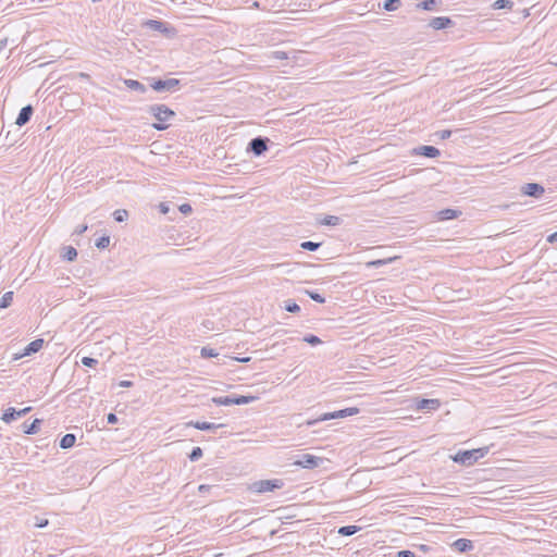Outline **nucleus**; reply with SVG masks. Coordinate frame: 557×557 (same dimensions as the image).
<instances>
[{"label": "nucleus", "instance_id": "bb28decb", "mask_svg": "<svg viewBox=\"0 0 557 557\" xmlns=\"http://www.w3.org/2000/svg\"><path fill=\"white\" fill-rule=\"evenodd\" d=\"M342 222V219L336 215H325L320 223L327 226H337Z\"/></svg>", "mask_w": 557, "mask_h": 557}, {"label": "nucleus", "instance_id": "c85d7f7f", "mask_svg": "<svg viewBox=\"0 0 557 557\" xmlns=\"http://www.w3.org/2000/svg\"><path fill=\"white\" fill-rule=\"evenodd\" d=\"M512 7H513V2L511 0H496L492 4V8L494 10H502V9L511 10Z\"/></svg>", "mask_w": 557, "mask_h": 557}, {"label": "nucleus", "instance_id": "864d4df0", "mask_svg": "<svg viewBox=\"0 0 557 557\" xmlns=\"http://www.w3.org/2000/svg\"><path fill=\"white\" fill-rule=\"evenodd\" d=\"M234 359L236 361L243 362V363H246V362L250 361V357H243V358L235 357Z\"/></svg>", "mask_w": 557, "mask_h": 557}, {"label": "nucleus", "instance_id": "b1692460", "mask_svg": "<svg viewBox=\"0 0 557 557\" xmlns=\"http://www.w3.org/2000/svg\"><path fill=\"white\" fill-rule=\"evenodd\" d=\"M438 3V0H424L420 3H417L416 8L425 11H434L436 10Z\"/></svg>", "mask_w": 557, "mask_h": 557}, {"label": "nucleus", "instance_id": "7c9ffc66", "mask_svg": "<svg viewBox=\"0 0 557 557\" xmlns=\"http://www.w3.org/2000/svg\"><path fill=\"white\" fill-rule=\"evenodd\" d=\"M322 243H315L311 240L302 242L300 248L308 251H315L321 247Z\"/></svg>", "mask_w": 557, "mask_h": 557}, {"label": "nucleus", "instance_id": "6ab92c4d", "mask_svg": "<svg viewBox=\"0 0 557 557\" xmlns=\"http://www.w3.org/2000/svg\"><path fill=\"white\" fill-rule=\"evenodd\" d=\"M42 423L41 419H35L32 423H23V432L28 435L37 434L40 430V425Z\"/></svg>", "mask_w": 557, "mask_h": 557}, {"label": "nucleus", "instance_id": "c756f323", "mask_svg": "<svg viewBox=\"0 0 557 557\" xmlns=\"http://www.w3.org/2000/svg\"><path fill=\"white\" fill-rule=\"evenodd\" d=\"M13 301V292H7L0 299V309L9 308Z\"/></svg>", "mask_w": 557, "mask_h": 557}, {"label": "nucleus", "instance_id": "7ed1b4c3", "mask_svg": "<svg viewBox=\"0 0 557 557\" xmlns=\"http://www.w3.org/2000/svg\"><path fill=\"white\" fill-rule=\"evenodd\" d=\"M143 27L158 32L169 39L174 38L177 34L176 29L171 24L161 20H146L143 23Z\"/></svg>", "mask_w": 557, "mask_h": 557}, {"label": "nucleus", "instance_id": "aec40b11", "mask_svg": "<svg viewBox=\"0 0 557 557\" xmlns=\"http://www.w3.org/2000/svg\"><path fill=\"white\" fill-rule=\"evenodd\" d=\"M396 259H398L397 256L388 257V258H382V259H375V260H372V261H368L366 263V267L369 268V269H371V268H375L376 269V268L389 264V263L394 262Z\"/></svg>", "mask_w": 557, "mask_h": 557}, {"label": "nucleus", "instance_id": "13d9d810", "mask_svg": "<svg viewBox=\"0 0 557 557\" xmlns=\"http://www.w3.org/2000/svg\"><path fill=\"white\" fill-rule=\"evenodd\" d=\"M281 265H282V264L276 263V264H272L271 267H272V268H277V267H281Z\"/></svg>", "mask_w": 557, "mask_h": 557}, {"label": "nucleus", "instance_id": "4468645a", "mask_svg": "<svg viewBox=\"0 0 557 557\" xmlns=\"http://www.w3.org/2000/svg\"><path fill=\"white\" fill-rule=\"evenodd\" d=\"M188 426H193L197 430H200V431H210V432H215L218 429H221V428H225V424L223 423H212V422H200V421H189L187 423Z\"/></svg>", "mask_w": 557, "mask_h": 557}, {"label": "nucleus", "instance_id": "f704fd0d", "mask_svg": "<svg viewBox=\"0 0 557 557\" xmlns=\"http://www.w3.org/2000/svg\"><path fill=\"white\" fill-rule=\"evenodd\" d=\"M202 455H203L202 449L200 447L196 446L189 453L188 458L190 461H197L202 457Z\"/></svg>", "mask_w": 557, "mask_h": 557}, {"label": "nucleus", "instance_id": "20e7f679", "mask_svg": "<svg viewBox=\"0 0 557 557\" xmlns=\"http://www.w3.org/2000/svg\"><path fill=\"white\" fill-rule=\"evenodd\" d=\"M151 84L150 87L158 92H173L175 91L180 85L181 81L177 78H150Z\"/></svg>", "mask_w": 557, "mask_h": 557}, {"label": "nucleus", "instance_id": "58836bf2", "mask_svg": "<svg viewBox=\"0 0 557 557\" xmlns=\"http://www.w3.org/2000/svg\"><path fill=\"white\" fill-rule=\"evenodd\" d=\"M82 364L88 368H92L98 363V360L92 357H83L81 360Z\"/></svg>", "mask_w": 557, "mask_h": 557}, {"label": "nucleus", "instance_id": "c9c22d12", "mask_svg": "<svg viewBox=\"0 0 557 557\" xmlns=\"http://www.w3.org/2000/svg\"><path fill=\"white\" fill-rule=\"evenodd\" d=\"M306 294L313 300V301H317L319 304H324L325 302V297L322 296L320 293L318 292H314V290H306Z\"/></svg>", "mask_w": 557, "mask_h": 557}, {"label": "nucleus", "instance_id": "a211bd4d", "mask_svg": "<svg viewBox=\"0 0 557 557\" xmlns=\"http://www.w3.org/2000/svg\"><path fill=\"white\" fill-rule=\"evenodd\" d=\"M44 343L45 342L41 338H37V339L30 342L29 344H27L25 346L22 356H30L33 354H36L37 351H39L42 348Z\"/></svg>", "mask_w": 557, "mask_h": 557}, {"label": "nucleus", "instance_id": "a19ab883", "mask_svg": "<svg viewBox=\"0 0 557 557\" xmlns=\"http://www.w3.org/2000/svg\"><path fill=\"white\" fill-rule=\"evenodd\" d=\"M436 136H438L442 140L448 139L451 136L450 129H442L436 132Z\"/></svg>", "mask_w": 557, "mask_h": 557}, {"label": "nucleus", "instance_id": "de8ad7c7", "mask_svg": "<svg viewBox=\"0 0 557 557\" xmlns=\"http://www.w3.org/2000/svg\"><path fill=\"white\" fill-rule=\"evenodd\" d=\"M180 211L184 214H187L189 212H191V207L190 205L188 203H183L181 207H180Z\"/></svg>", "mask_w": 557, "mask_h": 557}, {"label": "nucleus", "instance_id": "9b49d317", "mask_svg": "<svg viewBox=\"0 0 557 557\" xmlns=\"http://www.w3.org/2000/svg\"><path fill=\"white\" fill-rule=\"evenodd\" d=\"M411 154L412 156H422L425 158L434 159L441 154V151H440V149H437L434 146L423 145V146L413 148L411 150Z\"/></svg>", "mask_w": 557, "mask_h": 557}, {"label": "nucleus", "instance_id": "49530a36", "mask_svg": "<svg viewBox=\"0 0 557 557\" xmlns=\"http://www.w3.org/2000/svg\"><path fill=\"white\" fill-rule=\"evenodd\" d=\"M32 410V407H25L23 409L16 410V417L21 418L26 416Z\"/></svg>", "mask_w": 557, "mask_h": 557}, {"label": "nucleus", "instance_id": "5701e85b", "mask_svg": "<svg viewBox=\"0 0 557 557\" xmlns=\"http://www.w3.org/2000/svg\"><path fill=\"white\" fill-rule=\"evenodd\" d=\"M361 530L358 525H343L338 529L337 533L342 536H351Z\"/></svg>", "mask_w": 557, "mask_h": 557}, {"label": "nucleus", "instance_id": "423d86ee", "mask_svg": "<svg viewBox=\"0 0 557 557\" xmlns=\"http://www.w3.org/2000/svg\"><path fill=\"white\" fill-rule=\"evenodd\" d=\"M148 112L159 122H168L175 117L176 113L165 104H152Z\"/></svg>", "mask_w": 557, "mask_h": 557}, {"label": "nucleus", "instance_id": "a878e982", "mask_svg": "<svg viewBox=\"0 0 557 557\" xmlns=\"http://www.w3.org/2000/svg\"><path fill=\"white\" fill-rule=\"evenodd\" d=\"M15 419H17L16 417V409L13 408V407H9L7 408L3 413H2V417H1V420L5 423H11L12 421H14Z\"/></svg>", "mask_w": 557, "mask_h": 557}, {"label": "nucleus", "instance_id": "2eb2a0df", "mask_svg": "<svg viewBox=\"0 0 557 557\" xmlns=\"http://www.w3.org/2000/svg\"><path fill=\"white\" fill-rule=\"evenodd\" d=\"M33 113L34 108L30 104L23 107L18 112V115L15 120V124L18 126L26 125L30 121Z\"/></svg>", "mask_w": 557, "mask_h": 557}, {"label": "nucleus", "instance_id": "dca6fc26", "mask_svg": "<svg viewBox=\"0 0 557 557\" xmlns=\"http://www.w3.org/2000/svg\"><path fill=\"white\" fill-rule=\"evenodd\" d=\"M453 548L459 553H467L474 548V544L468 539H458L453 543Z\"/></svg>", "mask_w": 557, "mask_h": 557}, {"label": "nucleus", "instance_id": "c03bdc74", "mask_svg": "<svg viewBox=\"0 0 557 557\" xmlns=\"http://www.w3.org/2000/svg\"><path fill=\"white\" fill-rule=\"evenodd\" d=\"M119 419L117 416L113 412L108 413L107 416V423L109 424H115L117 423Z\"/></svg>", "mask_w": 557, "mask_h": 557}, {"label": "nucleus", "instance_id": "09e8293b", "mask_svg": "<svg viewBox=\"0 0 557 557\" xmlns=\"http://www.w3.org/2000/svg\"><path fill=\"white\" fill-rule=\"evenodd\" d=\"M547 242L550 244L557 243V231L547 236Z\"/></svg>", "mask_w": 557, "mask_h": 557}, {"label": "nucleus", "instance_id": "f257e3e1", "mask_svg": "<svg viewBox=\"0 0 557 557\" xmlns=\"http://www.w3.org/2000/svg\"><path fill=\"white\" fill-rule=\"evenodd\" d=\"M490 451L488 446L468 449V450H459L454 456H451V460L456 463L470 467L478 462L480 459L485 457Z\"/></svg>", "mask_w": 557, "mask_h": 557}, {"label": "nucleus", "instance_id": "ea45409f", "mask_svg": "<svg viewBox=\"0 0 557 557\" xmlns=\"http://www.w3.org/2000/svg\"><path fill=\"white\" fill-rule=\"evenodd\" d=\"M35 519H36V522H35L36 528L42 529L49 524L48 519H44V518H39V517H35Z\"/></svg>", "mask_w": 557, "mask_h": 557}, {"label": "nucleus", "instance_id": "393cba45", "mask_svg": "<svg viewBox=\"0 0 557 557\" xmlns=\"http://www.w3.org/2000/svg\"><path fill=\"white\" fill-rule=\"evenodd\" d=\"M62 258L70 262L74 261L77 258V250L72 246H65L63 247Z\"/></svg>", "mask_w": 557, "mask_h": 557}, {"label": "nucleus", "instance_id": "37998d69", "mask_svg": "<svg viewBox=\"0 0 557 557\" xmlns=\"http://www.w3.org/2000/svg\"><path fill=\"white\" fill-rule=\"evenodd\" d=\"M397 557H416V555L409 549H403L397 553Z\"/></svg>", "mask_w": 557, "mask_h": 557}, {"label": "nucleus", "instance_id": "5fc2aeb1", "mask_svg": "<svg viewBox=\"0 0 557 557\" xmlns=\"http://www.w3.org/2000/svg\"><path fill=\"white\" fill-rule=\"evenodd\" d=\"M251 2H252V8H255V9H261L260 3H259L258 1L252 0Z\"/></svg>", "mask_w": 557, "mask_h": 557}, {"label": "nucleus", "instance_id": "9d476101", "mask_svg": "<svg viewBox=\"0 0 557 557\" xmlns=\"http://www.w3.org/2000/svg\"><path fill=\"white\" fill-rule=\"evenodd\" d=\"M520 191L524 196L540 198L544 194L545 189L539 183H527L521 186Z\"/></svg>", "mask_w": 557, "mask_h": 557}, {"label": "nucleus", "instance_id": "412c9836", "mask_svg": "<svg viewBox=\"0 0 557 557\" xmlns=\"http://www.w3.org/2000/svg\"><path fill=\"white\" fill-rule=\"evenodd\" d=\"M124 85L134 90V91H137V92H140V94H145L147 91V87L140 83L139 81H136V79H124Z\"/></svg>", "mask_w": 557, "mask_h": 557}, {"label": "nucleus", "instance_id": "6e6d98bb", "mask_svg": "<svg viewBox=\"0 0 557 557\" xmlns=\"http://www.w3.org/2000/svg\"><path fill=\"white\" fill-rule=\"evenodd\" d=\"M420 549L423 550V552H428L430 549V547L428 545H420Z\"/></svg>", "mask_w": 557, "mask_h": 557}, {"label": "nucleus", "instance_id": "f03ea898", "mask_svg": "<svg viewBox=\"0 0 557 557\" xmlns=\"http://www.w3.org/2000/svg\"><path fill=\"white\" fill-rule=\"evenodd\" d=\"M258 399L256 396L251 395H237L232 394L227 396L213 397L212 403L216 406H232V405H247Z\"/></svg>", "mask_w": 557, "mask_h": 557}, {"label": "nucleus", "instance_id": "39448f33", "mask_svg": "<svg viewBox=\"0 0 557 557\" xmlns=\"http://www.w3.org/2000/svg\"><path fill=\"white\" fill-rule=\"evenodd\" d=\"M283 485H284V482L280 479L260 480V481H256L252 483L251 491L262 494V493L280 490L283 487Z\"/></svg>", "mask_w": 557, "mask_h": 557}, {"label": "nucleus", "instance_id": "4be33fe9", "mask_svg": "<svg viewBox=\"0 0 557 557\" xmlns=\"http://www.w3.org/2000/svg\"><path fill=\"white\" fill-rule=\"evenodd\" d=\"M75 442L76 436L72 433H66L61 437L59 445L62 449H69L75 445Z\"/></svg>", "mask_w": 557, "mask_h": 557}, {"label": "nucleus", "instance_id": "2f4dec72", "mask_svg": "<svg viewBox=\"0 0 557 557\" xmlns=\"http://www.w3.org/2000/svg\"><path fill=\"white\" fill-rule=\"evenodd\" d=\"M113 218L116 222H124L128 218V212L124 209H117L113 212Z\"/></svg>", "mask_w": 557, "mask_h": 557}, {"label": "nucleus", "instance_id": "e433bc0d", "mask_svg": "<svg viewBox=\"0 0 557 557\" xmlns=\"http://www.w3.org/2000/svg\"><path fill=\"white\" fill-rule=\"evenodd\" d=\"M284 309L290 313H296V312L300 311L299 305H297L295 301H290V300H287L285 302Z\"/></svg>", "mask_w": 557, "mask_h": 557}, {"label": "nucleus", "instance_id": "f3484780", "mask_svg": "<svg viewBox=\"0 0 557 557\" xmlns=\"http://www.w3.org/2000/svg\"><path fill=\"white\" fill-rule=\"evenodd\" d=\"M461 214V211L455 209H443L436 213L438 221H448L457 219Z\"/></svg>", "mask_w": 557, "mask_h": 557}, {"label": "nucleus", "instance_id": "0eeeda50", "mask_svg": "<svg viewBox=\"0 0 557 557\" xmlns=\"http://www.w3.org/2000/svg\"><path fill=\"white\" fill-rule=\"evenodd\" d=\"M269 143L270 139L268 137L257 136L248 143L247 152H251L255 157H260L268 151Z\"/></svg>", "mask_w": 557, "mask_h": 557}, {"label": "nucleus", "instance_id": "4c0bfd02", "mask_svg": "<svg viewBox=\"0 0 557 557\" xmlns=\"http://www.w3.org/2000/svg\"><path fill=\"white\" fill-rule=\"evenodd\" d=\"M200 355L203 358H212V357H216L218 352L213 348L202 347Z\"/></svg>", "mask_w": 557, "mask_h": 557}, {"label": "nucleus", "instance_id": "473e14b6", "mask_svg": "<svg viewBox=\"0 0 557 557\" xmlns=\"http://www.w3.org/2000/svg\"><path fill=\"white\" fill-rule=\"evenodd\" d=\"M110 245V236L109 235H103L101 237H99L96 243H95V246L98 248V249H104L107 248L108 246Z\"/></svg>", "mask_w": 557, "mask_h": 557}, {"label": "nucleus", "instance_id": "a18cd8bd", "mask_svg": "<svg viewBox=\"0 0 557 557\" xmlns=\"http://www.w3.org/2000/svg\"><path fill=\"white\" fill-rule=\"evenodd\" d=\"M152 127L157 131H164L168 128V124H165V122H159L158 123H153L152 124Z\"/></svg>", "mask_w": 557, "mask_h": 557}, {"label": "nucleus", "instance_id": "6e6552de", "mask_svg": "<svg viewBox=\"0 0 557 557\" xmlns=\"http://www.w3.org/2000/svg\"><path fill=\"white\" fill-rule=\"evenodd\" d=\"M324 459L322 457H317L311 454H304L299 459L294 461V465L304 469H314L320 467Z\"/></svg>", "mask_w": 557, "mask_h": 557}, {"label": "nucleus", "instance_id": "3c124183", "mask_svg": "<svg viewBox=\"0 0 557 557\" xmlns=\"http://www.w3.org/2000/svg\"><path fill=\"white\" fill-rule=\"evenodd\" d=\"M86 230H87V225L83 224V225L77 226L75 232L81 235L84 232H86Z\"/></svg>", "mask_w": 557, "mask_h": 557}, {"label": "nucleus", "instance_id": "1a4fd4ad", "mask_svg": "<svg viewBox=\"0 0 557 557\" xmlns=\"http://www.w3.org/2000/svg\"><path fill=\"white\" fill-rule=\"evenodd\" d=\"M359 411L360 410L357 407H349V408H345V409H341V410H336V411H332V412H326V413L322 414L319 420L326 421V420H332V419H342V418L355 416V414L359 413Z\"/></svg>", "mask_w": 557, "mask_h": 557}, {"label": "nucleus", "instance_id": "f8f14e48", "mask_svg": "<svg viewBox=\"0 0 557 557\" xmlns=\"http://www.w3.org/2000/svg\"><path fill=\"white\" fill-rule=\"evenodd\" d=\"M429 26L435 30L446 29L455 26V21L448 16H436L430 20Z\"/></svg>", "mask_w": 557, "mask_h": 557}, {"label": "nucleus", "instance_id": "79ce46f5", "mask_svg": "<svg viewBox=\"0 0 557 557\" xmlns=\"http://www.w3.org/2000/svg\"><path fill=\"white\" fill-rule=\"evenodd\" d=\"M272 58L275 60H285L287 59V53L285 51H273Z\"/></svg>", "mask_w": 557, "mask_h": 557}, {"label": "nucleus", "instance_id": "4d7b16f0", "mask_svg": "<svg viewBox=\"0 0 557 557\" xmlns=\"http://www.w3.org/2000/svg\"><path fill=\"white\" fill-rule=\"evenodd\" d=\"M161 209H162V212H164V213L168 211V209L165 208L164 205H161Z\"/></svg>", "mask_w": 557, "mask_h": 557}, {"label": "nucleus", "instance_id": "72a5a7b5", "mask_svg": "<svg viewBox=\"0 0 557 557\" xmlns=\"http://www.w3.org/2000/svg\"><path fill=\"white\" fill-rule=\"evenodd\" d=\"M302 341L311 346H315L322 343L320 337L314 334H307L304 336Z\"/></svg>", "mask_w": 557, "mask_h": 557}, {"label": "nucleus", "instance_id": "ddd939ff", "mask_svg": "<svg viewBox=\"0 0 557 557\" xmlns=\"http://www.w3.org/2000/svg\"><path fill=\"white\" fill-rule=\"evenodd\" d=\"M441 407L440 399L436 398H422L417 401V409L426 412L435 411Z\"/></svg>", "mask_w": 557, "mask_h": 557}, {"label": "nucleus", "instance_id": "8fccbe9b", "mask_svg": "<svg viewBox=\"0 0 557 557\" xmlns=\"http://www.w3.org/2000/svg\"><path fill=\"white\" fill-rule=\"evenodd\" d=\"M210 488H211L210 485L201 484V485H199L198 491L200 494H203V493L208 492Z\"/></svg>", "mask_w": 557, "mask_h": 557}, {"label": "nucleus", "instance_id": "cd10ccee", "mask_svg": "<svg viewBox=\"0 0 557 557\" xmlns=\"http://www.w3.org/2000/svg\"><path fill=\"white\" fill-rule=\"evenodd\" d=\"M401 5V0H385L382 4V8L388 12H393L399 9Z\"/></svg>", "mask_w": 557, "mask_h": 557}, {"label": "nucleus", "instance_id": "603ef678", "mask_svg": "<svg viewBox=\"0 0 557 557\" xmlns=\"http://www.w3.org/2000/svg\"><path fill=\"white\" fill-rule=\"evenodd\" d=\"M119 385L122 386V387H131L133 385V382H131V381H121Z\"/></svg>", "mask_w": 557, "mask_h": 557}]
</instances>
